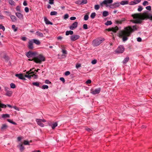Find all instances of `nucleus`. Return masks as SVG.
<instances>
[{"label": "nucleus", "mask_w": 152, "mask_h": 152, "mask_svg": "<svg viewBox=\"0 0 152 152\" xmlns=\"http://www.w3.org/2000/svg\"><path fill=\"white\" fill-rule=\"evenodd\" d=\"M139 27L135 25L132 26H129L124 28V30L120 32L119 35L120 37L123 38V40L125 42L128 39V37L130 36L133 32L137 30Z\"/></svg>", "instance_id": "1"}, {"label": "nucleus", "mask_w": 152, "mask_h": 152, "mask_svg": "<svg viewBox=\"0 0 152 152\" xmlns=\"http://www.w3.org/2000/svg\"><path fill=\"white\" fill-rule=\"evenodd\" d=\"M134 20L133 21L134 23H140L141 22V20L148 18L152 20V13L151 14H136L132 15Z\"/></svg>", "instance_id": "2"}, {"label": "nucleus", "mask_w": 152, "mask_h": 152, "mask_svg": "<svg viewBox=\"0 0 152 152\" xmlns=\"http://www.w3.org/2000/svg\"><path fill=\"white\" fill-rule=\"evenodd\" d=\"M45 61V58L42 55L39 54L34 58V61L37 63L40 64Z\"/></svg>", "instance_id": "3"}, {"label": "nucleus", "mask_w": 152, "mask_h": 152, "mask_svg": "<svg viewBox=\"0 0 152 152\" xmlns=\"http://www.w3.org/2000/svg\"><path fill=\"white\" fill-rule=\"evenodd\" d=\"M104 40V39L102 38L97 39L93 41L92 45L94 47L97 46L102 43Z\"/></svg>", "instance_id": "4"}, {"label": "nucleus", "mask_w": 152, "mask_h": 152, "mask_svg": "<svg viewBox=\"0 0 152 152\" xmlns=\"http://www.w3.org/2000/svg\"><path fill=\"white\" fill-rule=\"evenodd\" d=\"M32 69H31L30 71L27 72V74H28L27 75H26L25 77H28L29 79H30L32 77H33L34 79L37 78H38V76L35 75V74L34 73V72H29Z\"/></svg>", "instance_id": "5"}, {"label": "nucleus", "mask_w": 152, "mask_h": 152, "mask_svg": "<svg viewBox=\"0 0 152 152\" xmlns=\"http://www.w3.org/2000/svg\"><path fill=\"white\" fill-rule=\"evenodd\" d=\"M113 2V0H104L100 3L101 5L104 4L105 5L106 7L109 6V4H111Z\"/></svg>", "instance_id": "6"}, {"label": "nucleus", "mask_w": 152, "mask_h": 152, "mask_svg": "<svg viewBox=\"0 0 152 152\" xmlns=\"http://www.w3.org/2000/svg\"><path fill=\"white\" fill-rule=\"evenodd\" d=\"M37 55V53L35 52H32L31 51H29L27 53L26 56L29 58H30L33 57V58L35 57V56Z\"/></svg>", "instance_id": "7"}, {"label": "nucleus", "mask_w": 152, "mask_h": 152, "mask_svg": "<svg viewBox=\"0 0 152 152\" xmlns=\"http://www.w3.org/2000/svg\"><path fill=\"white\" fill-rule=\"evenodd\" d=\"M124 50V48L123 46L120 45L119 46L116 51V52L117 53H122Z\"/></svg>", "instance_id": "8"}, {"label": "nucleus", "mask_w": 152, "mask_h": 152, "mask_svg": "<svg viewBox=\"0 0 152 152\" xmlns=\"http://www.w3.org/2000/svg\"><path fill=\"white\" fill-rule=\"evenodd\" d=\"M38 124L41 127H43L44 124L42 123V122H45V121L44 119H37L36 120Z\"/></svg>", "instance_id": "9"}, {"label": "nucleus", "mask_w": 152, "mask_h": 152, "mask_svg": "<svg viewBox=\"0 0 152 152\" xmlns=\"http://www.w3.org/2000/svg\"><path fill=\"white\" fill-rule=\"evenodd\" d=\"M80 37L79 35H73L70 36V39L71 41H74L79 39Z\"/></svg>", "instance_id": "10"}, {"label": "nucleus", "mask_w": 152, "mask_h": 152, "mask_svg": "<svg viewBox=\"0 0 152 152\" xmlns=\"http://www.w3.org/2000/svg\"><path fill=\"white\" fill-rule=\"evenodd\" d=\"M119 3L118 2H117L110 4L109 6V7L111 8H114L119 7Z\"/></svg>", "instance_id": "11"}, {"label": "nucleus", "mask_w": 152, "mask_h": 152, "mask_svg": "<svg viewBox=\"0 0 152 152\" xmlns=\"http://www.w3.org/2000/svg\"><path fill=\"white\" fill-rule=\"evenodd\" d=\"M78 23L77 22L74 23L69 27V28L71 30H73L77 28Z\"/></svg>", "instance_id": "12"}, {"label": "nucleus", "mask_w": 152, "mask_h": 152, "mask_svg": "<svg viewBox=\"0 0 152 152\" xmlns=\"http://www.w3.org/2000/svg\"><path fill=\"white\" fill-rule=\"evenodd\" d=\"M101 91V88H99L95 89L94 91L91 92V93L93 94H99Z\"/></svg>", "instance_id": "13"}, {"label": "nucleus", "mask_w": 152, "mask_h": 152, "mask_svg": "<svg viewBox=\"0 0 152 152\" xmlns=\"http://www.w3.org/2000/svg\"><path fill=\"white\" fill-rule=\"evenodd\" d=\"M28 48L30 49H32L33 48V42L32 40H30L28 42Z\"/></svg>", "instance_id": "14"}, {"label": "nucleus", "mask_w": 152, "mask_h": 152, "mask_svg": "<svg viewBox=\"0 0 152 152\" xmlns=\"http://www.w3.org/2000/svg\"><path fill=\"white\" fill-rule=\"evenodd\" d=\"M118 29V27L117 26H116L114 27H113L110 29V30L114 32H116Z\"/></svg>", "instance_id": "15"}, {"label": "nucleus", "mask_w": 152, "mask_h": 152, "mask_svg": "<svg viewBox=\"0 0 152 152\" xmlns=\"http://www.w3.org/2000/svg\"><path fill=\"white\" fill-rule=\"evenodd\" d=\"M16 16L20 19H23V16L21 13L16 12L15 13Z\"/></svg>", "instance_id": "16"}, {"label": "nucleus", "mask_w": 152, "mask_h": 152, "mask_svg": "<svg viewBox=\"0 0 152 152\" xmlns=\"http://www.w3.org/2000/svg\"><path fill=\"white\" fill-rule=\"evenodd\" d=\"M15 76L20 79H24V77L22 74H16Z\"/></svg>", "instance_id": "17"}, {"label": "nucleus", "mask_w": 152, "mask_h": 152, "mask_svg": "<svg viewBox=\"0 0 152 152\" xmlns=\"http://www.w3.org/2000/svg\"><path fill=\"white\" fill-rule=\"evenodd\" d=\"M129 4V1L127 0H124L121 1L120 4L122 5H124L125 4Z\"/></svg>", "instance_id": "18"}, {"label": "nucleus", "mask_w": 152, "mask_h": 152, "mask_svg": "<svg viewBox=\"0 0 152 152\" xmlns=\"http://www.w3.org/2000/svg\"><path fill=\"white\" fill-rule=\"evenodd\" d=\"M10 16V17L12 21L13 22H15L17 20V18L16 17L13 15H11Z\"/></svg>", "instance_id": "19"}, {"label": "nucleus", "mask_w": 152, "mask_h": 152, "mask_svg": "<svg viewBox=\"0 0 152 152\" xmlns=\"http://www.w3.org/2000/svg\"><path fill=\"white\" fill-rule=\"evenodd\" d=\"M33 42L37 45H39L40 44V42L38 40L36 39H33Z\"/></svg>", "instance_id": "20"}, {"label": "nucleus", "mask_w": 152, "mask_h": 152, "mask_svg": "<svg viewBox=\"0 0 152 152\" xmlns=\"http://www.w3.org/2000/svg\"><path fill=\"white\" fill-rule=\"evenodd\" d=\"M12 91H7V92L6 93V95L7 96L10 97L12 96Z\"/></svg>", "instance_id": "21"}, {"label": "nucleus", "mask_w": 152, "mask_h": 152, "mask_svg": "<svg viewBox=\"0 0 152 152\" xmlns=\"http://www.w3.org/2000/svg\"><path fill=\"white\" fill-rule=\"evenodd\" d=\"M73 34V32L71 30L67 31L66 32V35H68L69 34L72 35Z\"/></svg>", "instance_id": "22"}, {"label": "nucleus", "mask_w": 152, "mask_h": 152, "mask_svg": "<svg viewBox=\"0 0 152 152\" xmlns=\"http://www.w3.org/2000/svg\"><path fill=\"white\" fill-rule=\"evenodd\" d=\"M36 34L38 36H39L41 37H43V35L42 33L40 32L39 31H37L36 32Z\"/></svg>", "instance_id": "23"}, {"label": "nucleus", "mask_w": 152, "mask_h": 152, "mask_svg": "<svg viewBox=\"0 0 152 152\" xmlns=\"http://www.w3.org/2000/svg\"><path fill=\"white\" fill-rule=\"evenodd\" d=\"M7 127L8 126L7 125L5 124H2L1 127V129L2 130H4L7 129Z\"/></svg>", "instance_id": "24"}, {"label": "nucleus", "mask_w": 152, "mask_h": 152, "mask_svg": "<svg viewBox=\"0 0 152 152\" xmlns=\"http://www.w3.org/2000/svg\"><path fill=\"white\" fill-rule=\"evenodd\" d=\"M10 115L8 114H3L2 115V117L3 118H10Z\"/></svg>", "instance_id": "25"}, {"label": "nucleus", "mask_w": 152, "mask_h": 152, "mask_svg": "<svg viewBox=\"0 0 152 152\" xmlns=\"http://www.w3.org/2000/svg\"><path fill=\"white\" fill-rule=\"evenodd\" d=\"M108 15V12L106 11H104L102 13V15L104 17H105L107 16Z\"/></svg>", "instance_id": "26"}, {"label": "nucleus", "mask_w": 152, "mask_h": 152, "mask_svg": "<svg viewBox=\"0 0 152 152\" xmlns=\"http://www.w3.org/2000/svg\"><path fill=\"white\" fill-rule=\"evenodd\" d=\"M129 57H126L124 59L123 61V63L124 64L126 63L129 60Z\"/></svg>", "instance_id": "27"}, {"label": "nucleus", "mask_w": 152, "mask_h": 152, "mask_svg": "<svg viewBox=\"0 0 152 152\" xmlns=\"http://www.w3.org/2000/svg\"><path fill=\"white\" fill-rule=\"evenodd\" d=\"M57 14V12L56 11H52L50 13L51 15H56Z\"/></svg>", "instance_id": "28"}, {"label": "nucleus", "mask_w": 152, "mask_h": 152, "mask_svg": "<svg viewBox=\"0 0 152 152\" xmlns=\"http://www.w3.org/2000/svg\"><path fill=\"white\" fill-rule=\"evenodd\" d=\"M7 121H8L9 122L13 124L14 125H17V124L16 123H15V122L13 121L11 119H7Z\"/></svg>", "instance_id": "29"}, {"label": "nucleus", "mask_w": 152, "mask_h": 152, "mask_svg": "<svg viewBox=\"0 0 152 152\" xmlns=\"http://www.w3.org/2000/svg\"><path fill=\"white\" fill-rule=\"evenodd\" d=\"M32 84L33 85L37 87H40V86H39V82H33L32 83Z\"/></svg>", "instance_id": "30"}, {"label": "nucleus", "mask_w": 152, "mask_h": 152, "mask_svg": "<svg viewBox=\"0 0 152 152\" xmlns=\"http://www.w3.org/2000/svg\"><path fill=\"white\" fill-rule=\"evenodd\" d=\"M57 126V124L56 122H55L52 124L51 127L53 129H54Z\"/></svg>", "instance_id": "31"}, {"label": "nucleus", "mask_w": 152, "mask_h": 152, "mask_svg": "<svg viewBox=\"0 0 152 152\" xmlns=\"http://www.w3.org/2000/svg\"><path fill=\"white\" fill-rule=\"evenodd\" d=\"M112 22L111 21H107L105 23V25L106 26H108L112 24Z\"/></svg>", "instance_id": "32"}, {"label": "nucleus", "mask_w": 152, "mask_h": 152, "mask_svg": "<svg viewBox=\"0 0 152 152\" xmlns=\"http://www.w3.org/2000/svg\"><path fill=\"white\" fill-rule=\"evenodd\" d=\"M96 15V13L95 12H93L91 14V18L94 19Z\"/></svg>", "instance_id": "33"}, {"label": "nucleus", "mask_w": 152, "mask_h": 152, "mask_svg": "<svg viewBox=\"0 0 152 152\" xmlns=\"http://www.w3.org/2000/svg\"><path fill=\"white\" fill-rule=\"evenodd\" d=\"M81 4H86L87 3V0H82L80 1Z\"/></svg>", "instance_id": "34"}, {"label": "nucleus", "mask_w": 152, "mask_h": 152, "mask_svg": "<svg viewBox=\"0 0 152 152\" xmlns=\"http://www.w3.org/2000/svg\"><path fill=\"white\" fill-rule=\"evenodd\" d=\"M10 86L11 87V88H15V85L13 83H10Z\"/></svg>", "instance_id": "35"}, {"label": "nucleus", "mask_w": 152, "mask_h": 152, "mask_svg": "<svg viewBox=\"0 0 152 152\" xmlns=\"http://www.w3.org/2000/svg\"><path fill=\"white\" fill-rule=\"evenodd\" d=\"M100 8L99 6V5H95L94 6V9L96 10H98Z\"/></svg>", "instance_id": "36"}, {"label": "nucleus", "mask_w": 152, "mask_h": 152, "mask_svg": "<svg viewBox=\"0 0 152 152\" xmlns=\"http://www.w3.org/2000/svg\"><path fill=\"white\" fill-rule=\"evenodd\" d=\"M12 28L15 31H16L17 30V28L15 27V26L14 25L12 26Z\"/></svg>", "instance_id": "37"}, {"label": "nucleus", "mask_w": 152, "mask_h": 152, "mask_svg": "<svg viewBox=\"0 0 152 152\" xmlns=\"http://www.w3.org/2000/svg\"><path fill=\"white\" fill-rule=\"evenodd\" d=\"M9 2L11 5H14L15 3L14 1L12 0H9Z\"/></svg>", "instance_id": "38"}, {"label": "nucleus", "mask_w": 152, "mask_h": 152, "mask_svg": "<svg viewBox=\"0 0 152 152\" xmlns=\"http://www.w3.org/2000/svg\"><path fill=\"white\" fill-rule=\"evenodd\" d=\"M148 2L147 1H144L142 3L143 5L144 6L148 5Z\"/></svg>", "instance_id": "39"}, {"label": "nucleus", "mask_w": 152, "mask_h": 152, "mask_svg": "<svg viewBox=\"0 0 152 152\" xmlns=\"http://www.w3.org/2000/svg\"><path fill=\"white\" fill-rule=\"evenodd\" d=\"M39 87L41 88L40 87ZM41 88L43 89H48V85H44L42 86Z\"/></svg>", "instance_id": "40"}, {"label": "nucleus", "mask_w": 152, "mask_h": 152, "mask_svg": "<svg viewBox=\"0 0 152 152\" xmlns=\"http://www.w3.org/2000/svg\"><path fill=\"white\" fill-rule=\"evenodd\" d=\"M0 29H2L3 31H4L5 30V28L1 24H0Z\"/></svg>", "instance_id": "41"}, {"label": "nucleus", "mask_w": 152, "mask_h": 152, "mask_svg": "<svg viewBox=\"0 0 152 152\" xmlns=\"http://www.w3.org/2000/svg\"><path fill=\"white\" fill-rule=\"evenodd\" d=\"M143 9L142 7L139 6L137 10L139 12H141Z\"/></svg>", "instance_id": "42"}, {"label": "nucleus", "mask_w": 152, "mask_h": 152, "mask_svg": "<svg viewBox=\"0 0 152 152\" xmlns=\"http://www.w3.org/2000/svg\"><path fill=\"white\" fill-rule=\"evenodd\" d=\"M89 17L88 15H86L84 17V20H87L88 19Z\"/></svg>", "instance_id": "43"}, {"label": "nucleus", "mask_w": 152, "mask_h": 152, "mask_svg": "<svg viewBox=\"0 0 152 152\" xmlns=\"http://www.w3.org/2000/svg\"><path fill=\"white\" fill-rule=\"evenodd\" d=\"M24 149V147L23 146V145L22 144H21L20 145V150L21 151H22Z\"/></svg>", "instance_id": "44"}, {"label": "nucleus", "mask_w": 152, "mask_h": 152, "mask_svg": "<svg viewBox=\"0 0 152 152\" xmlns=\"http://www.w3.org/2000/svg\"><path fill=\"white\" fill-rule=\"evenodd\" d=\"M83 28L85 29H88V26L86 24H84L83 25Z\"/></svg>", "instance_id": "45"}, {"label": "nucleus", "mask_w": 152, "mask_h": 152, "mask_svg": "<svg viewBox=\"0 0 152 152\" xmlns=\"http://www.w3.org/2000/svg\"><path fill=\"white\" fill-rule=\"evenodd\" d=\"M49 3L50 4H54V0H49Z\"/></svg>", "instance_id": "46"}, {"label": "nucleus", "mask_w": 152, "mask_h": 152, "mask_svg": "<svg viewBox=\"0 0 152 152\" xmlns=\"http://www.w3.org/2000/svg\"><path fill=\"white\" fill-rule=\"evenodd\" d=\"M70 72L69 71H67L65 73V75L66 76H68L70 74Z\"/></svg>", "instance_id": "47"}, {"label": "nucleus", "mask_w": 152, "mask_h": 152, "mask_svg": "<svg viewBox=\"0 0 152 152\" xmlns=\"http://www.w3.org/2000/svg\"><path fill=\"white\" fill-rule=\"evenodd\" d=\"M68 17H69L68 14H66L64 15V19H66L68 18Z\"/></svg>", "instance_id": "48"}, {"label": "nucleus", "mask_w": 152, "mask_h": 152, "mask_svg": "<svg viewBox=\"0 0 152 152\" xmlns=\"http://www.w3.org/2000/svg\"><path fill=\"white\" fill-rule=\"evenodd\" d=\"M25 11L26 12H29V9L28 7H26L25 8Z\"/></svg>", "instance_id": "49"}, {"label": "nucleus", "mask_w": 152, "mask_h": 152, "mask_svg": "<svg viewBox=\"0 0 152 152\" xmlns=\"http://www.w3.org/2000/svg\"><path fill=\"white\" fill-rule=\"evenodd\" d=\"M23 144L25 145H29V142L26 140H25Z\"/></svg>", "instance_id": "50"}, {"label": "nucleus", "mask_w": 152, "mask_h": 152, "mask_svg": "<svg viewBox=\"0 0 152 152\" xmlns=\"http://www.w3.org/2000/svg\"><path fill=\"white\" fill-rule=\"evenodd\" d=\"M81 65L80 64H76V68L77 69L78 68L81 67Z\"/></svg>", "instance_id": "51"}, {"label": "nucleus", "mask_w": 152, "mask_h": 152, "mask_svg": "<svg viewBox=\"0 0 152 152\" xmlns=\"http://www.w3.org/2000/svg\"><path fill=\"white\" fill-rule=\"evenodd\" d=\"M97 62V61L96 60H93L91 61V63L92 64H96Z\"/></svg>", "instance_id": "52"}, {"label": "nucleus", "mask_w": 152, "mask_h": 152, "mask_svg": "<svg viewBox=\"0 0 152 152\" xmlns=\"http://www.w3.org/2000/svg\"><path fill=\"white\" fill-rule=\"evenodd\" d=\"M146 8L148 10H150L151 9V7L150 6H148L146 7Z\"/></svg>", "instance_id": "53"}, {"label": "nucleus", "mask_w": 152, "mask_h": 152, "mask_svg": "<svg viewBox=\"0 0 152 152\" xmlns=\"http://www.w3.org/2000/svg\"><path fill=\"white\" fill-rule=\"evenodd\" d=\"M91 83V81L90 80H88L86 82V84Z\"/></svg>", "instance_id": "54"}, {"label": "nucleus", "mask_w": 152, "mask_h": 152, "mask_svg": "<svg viewBox=\"0 0 152 152\" xmlns=\"http://www.w3.org/2000/svg\"><path fill=\"white\" fill-rule=\"evenodd\" d=\"M13 108L15 109V110H17L19 111L20 110L19 108L18 107H17L16 106H14L13 107Z\"/></svg>", "instance_id": "55"}, {"label": "nucleus", "mask_w": 152, "mask_h": 152, "mask_svg": "<svg viewBox=\"0 0 152 152\" xmlns=\"http://www.w3.org/2000/svg\"><path fill=\"white\" fill-rule=\"evenodd\" d=\"M60 80L62 81L63 83L65 82V79L64 77H61L60 78Z\"/></svg>", "instance_id": "56"}, {"label": "nucleus", "mask_w": 152, "mask_h": 152, "mask_svg": "<svg viewBox=\"0 0 152 152\" xmlns=\"http://www.w3.org/2000/svg\"><path fill=\"white\" fill-rule=\"evenodd\" d=\"M62 53L63 54H67V51L65 50H62Z\"/></svg>", "instance_id": "57"}, {"label": "nucleus", "mask_w": 152, "mask_h": 152, "mask_svg": "<svg viewBox=\"0 0 152 152\" xmlns=\"http://www.w3.org/2000/svg\"><path fill=\"white\" fill-rule=\"evenodd\" d=\"M137 40L139 42H140L141 41L142 39L140 37H138L137 38Z\"/></svg>", "instance_id": "58"}, {"label": "nucleus", "mask_w": 152, "mask_h": 152, "mask_svg": "<svg viewBox=\"0 0 152 152\" xmlns=\"http://www.w3.org/2000/svg\"><path fill=\"white\" fill-rule=\"evenodd\" d=\"M44 20L46 24H48V19L46 17L44 18Z\"/></svg>", "instance_id": "59"}, {"label": "nucleus", "mask_w": 152, "mask_h": 152, "mask_svg": "<svg viewBox=\"0 0 152 152\" xmlns=\"http://www.w3.org/2000/svg\"><path fill=\"white\" fill-rule=\"evenodd\" d=\"M23 5L25 6H27V3L26 1V0H25L24 1V2H23Z\"/></svg>", "instance_id": "60"}, {"label": "nucleus", "mask_w": 152, "mask_h": 152, "mask_svg": "<svg viewBox=\"0 0 152 152\" xmlns=\"http://www.w3.org/2000/svg\"><path fill=\"white\" fill-rule=\"evenodd\" d=\"M16 9L17 11H18L19 12L20 11V7L19 6H17L16 7Z\"/></svg>", "instance_id": "61"}, {"label": "nucleus", "mask_w": 152, "mask_h": 152, "mask_svg": "<svg viewBox=\"0 0 152 152\" xmlns=\"http://www.w3.org/2000/svg\"><path fill=\"white\" fill-rule=\"evenodd\" d=\"M76 19L75 17H72L70 18V19L71 20H74Z\"/></svg>", "instance_id": "62"}, {"label": "nucleus", "mask_w": 152, "mask_h": 152, "mask_svg": "<svg viewBox=\"0 0 152 152\" xmlns=\"http://www.w3.org/2000/svg\"><path fill=\"white\" fill-rule=\"evenodd\" d=\"M57 38L58 40H61L62 39L63 37H62L60 36L57 37Z\"/></svg>", "instance_id": "63"}, {"label": "nucleus", "mask_w": 152, "mask_h": 152, "mask_svg": "<svg viewBox=\"0 0 152 152\" xmlns=\"http://www.w3.org/2000/svg\"><path fill=\"white\" fill-rule=\"evenodd\" d=\"M4 12L5 13H8V15H9V16H10L11 13H10V12H9L8 11H4Z\"/></svg>", "instance_id": "64"}]
</instances>
